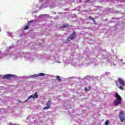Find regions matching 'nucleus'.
<instances>
[{"label": "nucleus", "mask_w": 125, "mask_h": 125, "mask_svg": "<svg viewBox=\"0 0 125 125\" xmlns=\"http://www.w3.org/2000/svg\"><path fill=\"white\" fill-rule=\"evenodd\" d=\"M77 33H76V32L73 31L72 34H71L68 38L67 40H71V41H73L74 39H76L77 38Z\"/></svg>", "instance_id": "obj_4"}, {"label": "nucleus", "mask_w": 125, "mask_h": 125, "mask_svg": "<svg viewBox=\"0 0 125 125\" xmlns=\"http://www.w3.org/2000/svg\"><path fill=\"white\" fill-rule=\"evenodd\" d=\"M30 22H32V21H30ZM30 22H29L28 23L27 25H28V26H30V25H31V23H30Z\"/></svg>", "instance_id": "obj_17"}, {"label": "nucleus", "mask_w": 125, "mask_h": 125, "mask_svg": "<svg viewBox=\"0 0 125 125\" xmlns=\"http://www.w3.org/2000/svg\"><path fill=\"white\" fill-rule=\"evenodd\" d=\"M119 116V118L121 123H124V122H125V113H124L123 110L120 111V113Z\"/></svg>", "instance_id": "obj_2"}, {"label": "nucleus", "mask_w": 125, "mask_h": 125, "mask_svg": "<svg viewBox=\"0 0 125 125\" xmlns=\"http://www.w3.org/2000/svg\"><path fill=\"white\" fill-rule=\"evenodd\" d=\"M109 125V120H106V122H105V125Z\"/></svg>", "instance_id": "obj_16"}, {"label": "nucleus", "mask_w": 125, "mask_h": 125, "mask_svg": "<svg viewBox=\"0 0 125 125\" xmlns=\"http://www.w3.org/2000/svg\"><path fill=\"white\" fill-rule=\"evenodd\" d=\"M69 27V24H64L61 27V28L62 29H64V28H66V27Z\"/></svg>", "instance_id": "obj_9"}, {"label": "nucleus", "mask_w": 125, "mask_h": 125, "mask_svg": "<svg viewBox=\"0 0 125 125\" xmlns=\"http://www.w3.org/2000/svg\"><path fill=\"white\" fill-rule=\"evenodd\" d=\"M90 89H91V87L89 86L85 88V91H88L89 90H90Z\"/></svg>", "instance_id": "obj_10"}, {"label": "nucleus", "mask_w": 125, "mask_h": 125, "mask_svg": "<svg viewBox=\"0 0 125 125\" xmlns=\"http://www.w3.org/2000/svg\"><path fill=\"white\" fill-rule=\"evenodd\" d=\"M28 29H29V26L28 25H25L24 30H28Z\"/></svg>", "instance_id": "obj_14"}, {"label": "nucleus", "mask_w": 125, "mask_h": 125, "mask_svg": "<svg viewBox=\"0 0 125 125\" xmlns=\"http://www.w3.org/2000/svg\"><path fill=\"white\" fill-rule=\"evenodd\" d=\"M124 86L121 85V86H119L118 87L119 88V89H121V90H124V87H123Z\"/></svg>", "instance_id": "obj_13"}, {"label": "nucleus", "mask_w": 125, "mask_h": 125, "mask_svg": "<svg viewBox=\"0 0 125 125\" xmlns=\"http://www.w3.org/2000/svg\"><path fill=\"white\" fill-rule=\"evenodd\" d=\"M44 76H45L44 73H39L38 74H34V75L31 76V77L37 78V77H44Z\"/></svg>", "instance_id": "obj_7"}, {"label": "nucleus", "mask_w": 125, "mask_h": 125, "mask_svg": "<svg viewBox=\"0 0 125 125\" xmlns=\"http://www.w3.org/2000/svg\"><path fill=\"white\" fill-rule=\"evenodd\" d=\"M115 83H116V85H117V86H119V84H118V82L115 81Z\"/></svg>", "instance_id": "obj_18"}, {"label": "nucleus", "mask_w": 125, "mask_h": 125, "mask_svg": "<svg viewBox=\"0 0 125 125\" xmlns=\"http://www.w3.org/2000/svg\"><path fill=\"white\" fill-rule=\"evenodd\" d=\"M19 102H21H21L20 101H19Z\"/></svg>", "instance_id": "obj_20"}, {"label": "nucleus", "mask_w": 125, "mask_h": 125, "mask_svg": "<svg viewBox=\"0 0 125 125\" xmlns=\"http://www.w3.org/2000/svg\"><path fill=\"white\" fill-rule=\"evenodd\" d=\"M51 103V102H50V100L48 101L47 104H46V106H48L49 107H50V104Z\"/></svg>", "instance_id": "obj_11"}, {"label": "nucleus", "mask_w": 125, "mask_h": 125, "mask_svg": "<svg viewBox=\"0 0 125 125\" xmlns=\"http://www.w3.org/2000/svg\"><path fill=\"white\" fill-rule=\"evenodd\" d=\"M49 108H50V106H47L44 107L43 108V109L45 110V109H49Z\"/></svg>", "instance_id": "obj_15"}, {"label": "nucleus", "mask_w": 125, "mask_h": 125, "mask_svg": "<svg viewBox=\"0 0 125 125\" xmlns=\"http://www.w3.org/2000/svg\"><path fill=\"white\" fill-rule=\"evenodd\" d=\"M118 82L120 84V85H122V86H125V82H124V80H123L122 78H118Z\"/></svg>", "instance_id": "obj_6"}, {"label": "nucleus", "mask_w": 125, "mask_h": 125, "mask_svg": "<svg viewBox=\"0 0 125 125\" xmlns=\"http://www.w3.org/2000/svg\"><path fill=\"white\" fill-rule=\"evenodd\" d=\"M86 2H89V0H86Z\"/></svg>", "instance_id": "obj_19"}, {"label": "nucleus", "mask_w": 125, "mask_h": 125, "mask_svg": "<svg viewBox=\"0 0 125 125\" xmlns=\"http://www.w3.org/2000/svg\"><path fill=\"white\" fill-rule=\"evenodd\" d=\"M115 98H116L114 102V106H119L121 103H122V101L123 100V98H122V97L118 94V93H116L115 95Z\"/></svg>", "instance_id": "obj_1"}, {"label": "nucleus", "mask_w": 125, "mask_h": 125, "mask_svg": "<svg viewBox=\"0 0 125 125\" xmlns=\"http://www.w3.org/2000/svg\"><path fill=\"white\" fill-rule=\"evenodd\" d=\"M39 97L38 96V92H36L35 93V94L34 95H31L26 100L24 101V102H27L29 101V99H31V98H33V99H35V98H38Z\"/></svg>", "instance_id": "obj_5"}, {"label": "nucleus", "mask_w": 125, "mask_h": 125, "mask_svg": "<svg viewBox=\"0 0 125 125\" xmlns=\"http://www.w3.org/2000/svg\"><path fill=\"white\" fill-rule=\"evenodd\" d=\"M88 18H89V20H92V21H93V22H95V21L94 19L92 18V17L89 16Z\"/></svg>", "instance_id": "obj_12"}, {"label": "nucleus", "mask_w": 125, "mask_h": 125, "mask_svg": "<svg viewBox=\"0 0 125 125\" xmlns=\"http://www.w3.org/2000/svg\"><path fill=\"white\" fill-rule=\"evenodd\" d=\"M14 75L6 74L2 77V80H10L11 78H14Z\"/></svg>", "instance_id": "obj_3"}, {"label": "nucleus", "mask_w": 125, "mask_h": 125, "mask_svg": "<svg viewBox=\"0 0 125 125\" xmlns=\"http://www.w3.org/2000/svg\"><path fill=\"white\" fill-rule=\"evenodd\" d=\"M57 80H58L59 83H61L62 77L59 76H56Z\"/></svg>", "instance_id": "obj_8"}, {"label": "nucleus", "mask_w": 125, "mask_h": 125, "mask_svg": "<svg viewBox=\"0 0 125 125\" xmlns=\"http://www.w3.org/2000/svg\"><path fill=\"white\" fill-rule=\"evenodd\" d=\"M80 0V1H81V0Z\"/></svg>", "instance_id": "obj_21"}]
</instances>
